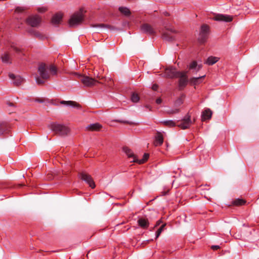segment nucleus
I'll use <instances>...</instances> for the list:
<instances>
[{
	"label": "nucleus",
	"instance_id": "nucleus-8",
	"mask_svg": "<svg viewBox=\"0 0 259 259\" xmlns=\"http://www.w3.org/2000/svg\"><path fill=\"white\" fill-rule=\"evenodd\" d=\"M80 81L86 87H92L99 82L97 79L87 76H81Z\"/></svg>",
	"mask_w": 259,
	"mask_h": 259
},
{
	"label": "nucleus",
	"instance_id": "nucleus-2",
	"mask_svg": "<svg viewBox=\"0 0 259 259\" xmlns=\"http://www.w3.org/2000/svg\"><path fill=\"white\" fill-rule=\"evenodd\" d=\"M7 47L8 48V51L6 52L1 57L3 62L6 63H11V55L13 52H15L17 54H19L21 52V50L16 46L14 42H8L7 44Z\"/></svg>",
	"mask_w": 259,
	"mask_h": 259
},
{
	"label": "nucleus",
	"instance_id": "nucleus-40",
	"mask_svg": "<svg viewBox=\"0 0 259 259\" xmlns=\"http://www.w3.org/2000/svg\"><path fill=\"white\" fill-rule=\"evenodd\" d=\"M158 85L157 84H153L152 86V89L154 91H156L158 89Z\"/></svg>",
	"mask_w": 259,
	"mask_h": 259
},
{
	"label": "nucleus",
	"instance_id": "nucleus-11",
	"mask_svg": "<svg viewBox=\"0 0 259 259\" xmlns=\"http://www.w3.org/2000/svg\"><path fill=\"white\" fill-rule=\"evenodd\" d=\"M180 72L181 71H177L176 69L173 67H168L165 69L164 76L169 78H177L178 73Z\"/></svg>",
	"mask_w": 259,
	"mask_h": 259
},
{
	"label": "nucleus",
	"instance_id": "nucleus-20",
	"mask_svg": "<svg viewBox=\"0 0 259 259\" xmlns=\"http://www.w3.org/2000/svg\"><path fill=\"white\" fill-rule=\"evenodd\" d=\"M62 18V14L60 13L54 15L52 19V23L54 25H57L60 23Z\"/></svg>",
	"mask_w": 259,
	"mask_h": 259
},
{
	"label": "nucleus",
	"instance_id": "nucleus-19",
	"mask_svg": "<svg viewBox=\"0 0 259 259\" xmlns=\"http://www.w3.org/2000/svg\"><path fill=\"white\" fill-rule=\"evenodd\" d=\"M212 115V111L209 109L204 110L201 115L202 120L204 121L211 118Z\"/></svg>",
	"mask_w": 259,
	"mask_h": 259
},
{
	"label": "nucleus",
	"instance_id": "nucleus-31",
	"mask_svg": "<svg viewBox=\"0 0 259 259\" xmlns=\"http://www.w3.org/2000/svg\"><path fill=\"white\" fill-rule=\"evenodd\" d=\"M185 98V95L182 94L181 96L176 101L175 104L176 105H181L183 103L184 99Z\"/></svg>",
	"mask_w": 259,
	"mask_h": 259
},
{
	"label": "nucleus",
	"instance_id": "nucleus-5",
	"mask_svg": "<svg viewBox=\"0 0 259 259\" xmlns=\"http://www.w3.org/2000/svg\"><path fill=\"white\" fill-rule=\"evenodd\" d=\"M177 78H179V89L182 90L186 86L188 83L187 72L181 71L178 73Z\"/></svg>",
	"mask_w": 259,
	"mask_h": 259
},
{
	"label": "nucleus",
	"instance_id": "nucleus-33",
	"mask_svg": "<svg viewBox=\"0 0 259 259\" xmlns=\"http://www.w3.org/2000/svg\"><path fill=\"white\" fill-rule=\"evenodd\" d=\"M25 10V9L24 7H18L15 9V12L16 14L23 13Z\"/></svg>",
	"mask_w": 259,
	"mask_h": 259
},
{
	"label": "nucleus",
	"instance_id": "nucleus-29",
	"mask_svg": "<svg viewBox=\"0 0 259 259\" xmlns=\"http://www.w3.org/2000/svg\"><path fill=\"white\" fill-rule=\"evenodd\" d=\"M245 203L246 201L244 199L238 198L233 201V204L236 206H240L245 204Z\"/></svg>",
	"mask_w": 259,
	"mask_h": 259
},
{
	"label": "nucleus",
	"instance_id": "nucleus-41",
	"mask_svg": "<svg viewBox=\"0 0 259 259\" xmlns=\"http://www.w3.org/2000/svg\"><path fill=\"white\" fill-rule=\"evenodd\" d=\"M160 223H161V222H160V221H159L157 222L156 224V225H155V226H154V228H155L156 227H157V226H159V225H160Z\"/></svg>",
	"mask_w": 259,
	"mask_h": 259
},
{
	"label": "nucleus",
	"instance_id": "nucleus-23",
	"mask_svg": "<svg viewBox=\"0 0 259 259\" xmlns=\"http://www.w3.org/2000/svg\"><path fill=\"white\" fill-rule=\"evenodd\" d=\"M219 58L216 57H209L205 61V63L208 65H212L219 61Z\"/></svg>",
	"mask_w": 259,
	"mask_h": 259
},
{
	"label": "nucleus",
	"instance_id": "nucleus-4",
	"mask_svg": "<svg viewBox=\"0 0 259 259\" xmlns=\"http://www.w3.org/2000/svg\"><path fill=\"white\" fill-rule=\"evenodd\" d=\"M51 130L56 134L60 136L66 135L69 132V128L62 124L52 122L49 125Z\"/></svg>",
	"mask_w": 259,
	"mask_h": 259
},
{
	"label": "nucleus",
	"instance_id": "nucleus-36",
	"mask_svg": "<svg viewBox=\"0 0 259 259\" xmlns=\"http://www.w3.org/2000/svg\"><path fill=\"white\" fill-rule=\"evenodd\" d=\"M205 77V75H203L202 76L199 77H193L192 78V81H193L194 83H196L198 82V80L200 79L203 78Z\"/></svg>",
	"mask_w": 259,
	"mask_h": 259
},
{
	"label": "nucleus",
	"instance_id": "nucleus-28",
	"mask_svg": "<svg viewBox=\"0 0 259 259\" xmlns=\"http://www.w3.org/2000/svg\"><path fill=\"white\" fill-rule=\"evenodd\" d=\"M149 154L147 153H145L143 156V158L141 159H139L137 158V160H136V163H138L139 164H143L145 163L148 159L149 158Z\"/></svg>",
	"mask_w": 259,
	"mask_h": 259
},
{
	"label": "nucleus",
	"instance_id": "nucleus-25",
	"mask_svg": "<svg viewBox=\"0 0 259 259\" xmlns=\"http://www.w3.org/2000/svg\"><path fill=\"white\" fill-rule=\"evenodd\" d=\"M101 125L99 123H96L89 125L87 128L88 130L91 131H99L101 128Z\"/></svg>",
	"mask_w": 259,
	"mask_h": 259
},
{
	"label": "nucleus",
	"instance_id": "nucleus-32",
	"mask_svg": "<svg viewBox=\"0 0 259 259\" xmlns=\"http://www.w3.org/2000/svg\"><path fill=\"white\" fill-rule=\"evenodd\" d=\"M165 226V224H163L157 230V231L156 232V238H157L160 236L161 232L164 229Z\"/></svg>",
	"mask_w": 259,
	"mask_h": 259
},
{
	"label": "nucleus",
	"instance_id": "nucleus-38",
	"mask_svg": "<svg viewBox=\"0 0 259 259\" xmlns=\"http://www.w3.org/2000/svg\"><path fill=\"white\" fill-rule=\"evenodd\" d=\"M211 248L213 250H217L220 248V246L219 245H212Z\"/></svg>",
	"mask_w": 259,
	"mask_h": 259
},
{
	"label": "nucleus",
	"instance_id": "nucleus-42",
	"mask_svg": "<svg viewBox=\"0 0 259 259\" xmlns=\"http://www.w3.org/2000/svg\"><path fill=\"white\" fill-rule=\"evenodd\" d=\"M97 79H99V80H100V79H101V77H100V76H98H98H97Z\"/></svg>",
	"mask_w": 259,
	"mask_h": 259
},
{
	"label": "nucleus",
	"instance_id": "nucleus-21",
	"mask_svg": "<svg viewBox=\"0 0 259 259\" xmlns=\"http://www.w3.org/2000/svg\"><path fill=\"white\" fill-rule=\"evenodd\" d=\"M60 103L61 104L65 105H67V106H71V107H74V108H79L80 107L79 104H78L77 103H76L75 101H62L60 102Z\"/></svg>",
	"mask_w": 259,
	"mask_h": 259
},
{
	"label": "nucleus",
	"instance_id": "nucleus-12",
	"mask_svg": "<svg viewBox=\"0 0 259 259\" xmlns=\"http://www.w3.org/2000/svg\"><path fill=\"white\" fill-rule=\"evenodd\" d=\"M141 30L147 34L153 35L156 34V30L153 27L148 24L144 23L141 26Z\"/></svg>",
	"mask_w": 259,
	"mask_h": 259
},
{
	"label": "nucleus",
	"instance_id": "nucleus-7",
	"mask_svg": "<svg viewBox=\"0 0 259 259\" xmlns=\"http://www.w3.org/2000/svg\"><path fill=\"white\" fill-rule=\"evenodd\" d=\"M209 27L207 25L203 24L201 27V30L198 37V40L201 43H203L206 40L209 32Z\"/></svg>",
	"mask_w": 259,
	"mask_h": 259
},
{
	"label": "nucleus",
	"instance_id": "nucleus-35",
	"mask_svg": "<svg viewBox=\"0 0 259 259\" xmlns=\"http://www.w3.org/2000/svg\"><path fill=\"white\" fill-rule=\"evenodd\" d=\"M93 27H99L101 28H108L109 26L104 24H99L93 25Z\"/></svg>",
	"mask_w": 259,
	"mask_h": 259
},
{
	"label": "nucleus",
	"instance_id": "nucleus-10",
	"mask_svg": "<svg viewBox=\"0 0 259 259\" xmlns=\"http://www.w3.org/2000/svg\"><path fill=\"white\" fill-rule=\"evenodd\" d=\"M79 177L80 179L88 184L93 189L95 187V184L90 175L84 172H82L79 174Z\"/></svg>",
	"mask_w": 259,
	"mask_h": 259
},
{
	"label": "nucleus",
	"instance_id": "nucleus-16",
	"mask_svg": "<svg viewBox=\"0 0 259 259\" xmlns=\"http://www.w3.org/2000/svg\"><path fill=\"white\" fill-rule=\"evenodd\" d=\"M9 76L16 86L20 85L23 82V79L20 75H15L13 73H10Z\"/></svg>",
	"mask_w": 259,
	"mask_h": 259
},
{
	"label": "nucleus",
	"instance_id": "nucleus-43",
	"mask_svg": "<svg viewBox=\"0 0 259 259\" xmlns=\"http://www.w3.org/2000/svg\"><path fill=\"white\" fill-rule=\"evenodd\" d=\"M146 107L147 108H149V106H148V105L146 106Z\"/></svg>",
	"mask_w": 259,
	"mask_h": 259
},
{
	"label": "nucleus",
	"instance_id": "nucleus-14",
	"mask_svg": "<svg viewBox=\"0 0 259 259\" xmlns=\"http://www.w3.org/2000/svg\"><path fill=\"white\" fill-rule=\"evenodd\" d=\"M175 33V30L172 29H170V30L165 31L162 33V37L164 39L167 41H172L175 38L174 36Z\"/></svg>",
	"mask_w": 259,
	"mask_h": 259
},
{
	"label": "nucleus",
	"instance_id": "nucleus-30",
	"mask_svg": "<svg viewBox=\"0 0 259 259\" xmlns=\"http://www.w3.org/2000/svg\"><path fill=\"white\" fill-rule=\"evenodd\" d=\"M140 100V97L138 94L136 93H133L131 96V101L134 103H137Z\"/></svg>",
	"mask_w": 259,
	"mask_h": 259
},
{
	"label": "nucleus",
	"instance_id": "nucleus-39",
	"mask_svg": "<svg viewBox=\"0 0 259 259\" xmlns=\"http://www.w3.org/2000/svg\"><path fill=\"white\" fill-rule=\"evenodd\" d=\"M162 102V100L160 98H158L156 100V103L157 104H160Z\"/></svg>",
	"mask_w": 259,
	"mask_h": 259
},
{
	"label": "nucleus",
	"instance_id": "nucleus-3",
	"mask_svg": "<svg viewBox=\"0 0 259 259\" xmlns=\"http://www.w3.org/2000/svg\"><path fill=\"white\" fill-rule=\"evenodd\" d=\"M85 11L80 8L77 12L74 13L69 20V25L70 27H75L80 24L84 19V15Z\"/></svg>",
	"mask_w": 259,
	"mask_h": 259
},
{
	"label": "nucleus",
	"instance_id": "nucleus-13",
	"mask_svg": "<svg viewBox=\"0 0 259 259\" xmlns=\"http://www.w3.org/2000/svg\"><path fill=\"white\" fill-rule=\"evenodd\" d=\"M212 19L217 21L231 22L233 20V18L230 15L224 14H215L212 18Z\"/></svg>",
	"mask_w": 259,
	"mask_h": 259
},
{
	"label": "nucleus",
	"instance_id": "nucleus-15",
	"mask_svg": "<svg viewBox=\"0 0 259 259\" xmlns=\"http://www.w3.org/2000/svg\"><path fill=\"white\" fill-rule=\"evenodd\" d=\"M123 151L127 155L128 158L131 160V162H135L136 160H137V157L133 152L131 149L127 147L123 148Z\"/></svg>",
	"mask_w": 259,
	"mask_h": 259
},
{
	"label": "nucleus",
	"instance_id": "nucleus-18",
	"mask_svg": "<svg viewBox=\"0 0 259 259\" xmlns=\"http://www.w3.org/2000/svg\"><path fill=\"white\" fill-rule=\"evenodd\" d=\"M163 142V137L161 133L158 132L155 136L154 145L156 146L161 145Z\"/></svg>",
	"mask_w": 259,
	"mask_h": 259
},
{
	"label": "nucleus",
	"instance_id": "nucleus-24",
	"mask_svg": "<svg viewBox=\"0 0 259 259\" xmlns=\"http://www.w3.org/2000/svg\"><path fill=\"white\" fill-rule=\"evenodd\" d=\"M138 223L139 225L143 228H147L149 225V222L146 219L140 218L138 220Z\"/></svg>",
	"mask_w": 259,
	"mask_h": 259
},
{
	"label": "nucleus",
	"instance_id": "nucleus-34",
	"mask_svg": "<svg viewBox=\"0 0 259 259\" xmlns=\"http://www.w3.org/2000/svg\"><path fill=\"white\" fill-rule=\"evenodd\" d=\"M37 11L39 13H44L47 11V8L46 7H40L37 9Z\"/></svg>",
	"mask_w": 259,
	"mask_h": 259
},
{
	"label": "nucleus",
	"instance_id": "nucleus-26",
	"mask_svg": "<svg viewBox=\"0 0 259 259\" xmlns=\"http://www.w3.org/2000/svg\"><path fill=\"white\" fill-rule=\"evenodd\" d=\"M119 11L125 16H129L131 14L130 9L126 7H120L119 8Z\"/></svg>",
	"mask_w": 259,
	"mask_h": 259
},
{
	"label": "nucleus",
	"instance_id": "nucleus-37",
	"mask_svg": "<svg viewBox=\"0 0 259 259\" xmlns=\"http://www.w3.org/2000/svg\"><path fill=\"white\" fill-rule=\"evenodd\" d=\"M179 112V109H174V110H171L170 111H169V113H171V114H175V113H177Z\"/></svg>",
	"mask_w": 259,
	"mask_h": 259
},
{
	"label": "nucleus",
	"instance_id": "nucleus-17",
	"mask_svg": "<svg viewBox=\"0 0 259 259\" xmlns=\"http://www.w3.org/2000/svg\"><path fill=\"white\" fill-rule=\"evenodd\" d=\"M10 129V126L7 122L0 121V136L8 134Z\"/></svg>",
	"mask_w": 259,
	"mask_h": 259
},
{
	"label": "nucleus",
	"instance_id": "nucleus-22",
	"mask_svg": "<svg viewBox=\"0 0 259 259\" xmlns=\"http://www.w3.org/2000/svg\"><path fill=\"white\" fill-rule=\"evenodd\" d=\"M202 67V65L201 64H198L197 62L195 61H193L189 65L190 69H194L196 71H198L199 70H200L201 69Z\"/></svg>",
	"mask_w": 259,
	"mask_h": 259
},
{
	"label": "nucleus",
	"instance_id": "nucleus-6",
	"mask_svg": "<svg viewBox=\"0 0 259 259\" xmlns=\"http://www.w3.org/2000/svg\"><path fill=\"white\" fill-rule=\"evenodd\" d=\"M26 22L28 25L32 27H37L41 22V18L38 15H31L27 18Z\"/></svg>",
	"mask_w": 259,
	"mask_h": 259
},
{
	"label": "nucleus",
	"instance_id": "nucleus-1",
	"mask_svg": "<svg viewBox=\"0 0 259 259\" xmlns=\"http://www.w3.org/2000/svg\"><path fill=\"white\" fill-rule=\"evenodd\" d=\"M38 72L41 78L36 77V81L37 84L40 85L45 83L44 79H47L50 78V75H56L58 69L53 64L47 65L42 63L38 66Z\"/></svg>",
	"mask_w": 259,
	"mask_h": 259
},
{
	"label": "nucleus",
	"instance_id": "nucleus-27",
	"mask_svg": "<svg viewBox=\"0 0 259 259\" xmlns=\"http://www.w3.org/2000/svg\"><path fill=\"white\" fill-rule=\"evenodd\" d=\"M161 123L168 127H174L176 125V123L171 120H164L161 121Z\"/></svg>",
	"mask_w": 259,
	"mask_h": 259
},
{
	"label": "nucleus",
	"instance_id": "nucleus-9",
	"mask_svg": "<svg viewBox=\"0 0 259 259\" xmlns=\"http://www.w3.org/2000/svg\"><path fill=\"white\" fill-rule=\"evenodd\" d=\"M193 123L191 119V116L189 114L186 115L184 118L181 121L180 124L177 125L183 130L187 129L190 127Z\"/></svg>",
	"mask_w": 259,
	"mask_h": 259
}]
</instances>
